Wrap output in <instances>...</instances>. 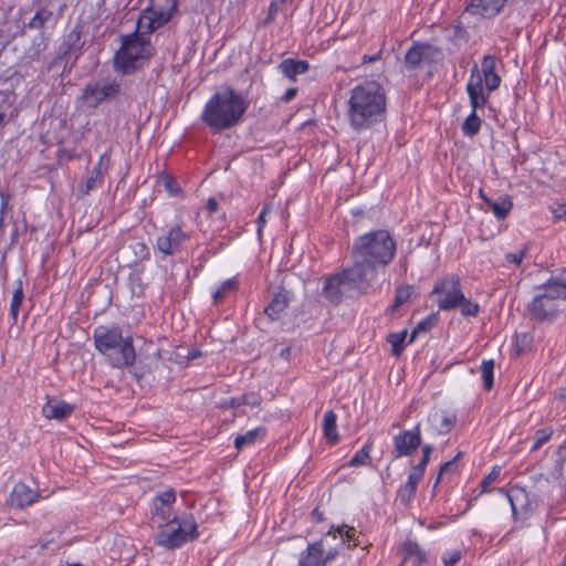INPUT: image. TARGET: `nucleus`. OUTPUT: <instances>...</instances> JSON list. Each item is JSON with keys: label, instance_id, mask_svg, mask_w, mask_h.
Returning a JSON list of instances; mask_svg holds the SVG:
<instances>
[{"label": "nucleus", "instance_id": "aec40b11", "mask_svg": "<svg viewBox=\"0 0 566 566\" xmlns=\"http://www.w3.org/2000/svg\"><path fill=\"white\" fill-rule=\"evenodd\" d=\"M497 492L507 499L512 511V517L517 522V512H520V507L523 506L524 503H528V492L525 488L518 485H513L509 490L500 488L497 489Z\"/></svg>", "mask_w": 566, "mask_h": 566}, {"label": "nucleus", "instance_id": "f3484780", "mask_svg": "<svg viewBox=\"0 0 566 566\" xmlns=\"http://www.w3.org/2000/svg\"><path fill=\"white\" fill-rule=\"evenodd\" d=\"M506 2L507 0H471L467 10L473 15L492 19L503 10Z\"/></svg>", "mask_w": 566, "mask_h": 566}, {"label": "nucleus", "instance_id": "3c124183", "mask_svg": "<svg viewBox=\"0 0 566 566\" xmlns=\"http://www.w3.org/2000/svg\"><path fill=\"white\" fill-rule=\"evenodd\" d=\"M549 210L552 212L554 221H559L566 218V205L562 202H554Z\"/></svg>", "mask_w": 566, "mask_h": 566}, {"label": "nucleus", "instance_id": "2eb2a0df", "mask_svg": "<svg viewBox=\"0 0 566 566\" xmlns=\"http://www.w3.org/2000/svg\"><path fill=\"white\" fill-rule=\"evenodd\" d=\"M176 503V492L172 488H169L158 493L151 502V515L153 518H158L160 522H167L170 520L172 513V506Z\"/></svg>", "mask_w": 566, "mask_h": 566}, {"label": "nucleus", "instance_id": "4be33fe9", "mask_svg": "<svg viewBox=\"0 0 566 566\" xmlns=\"http://www.w3.org/2000/svg\"><path fill=\"white\" fill-rule=\"evenodd\" d=\"M325 535L332 536L334 539L340 537L342 543L346 544L349 549L360 546L361 544L359 541L361 533L358 532L356 527L346 524L336 527L332 526Z\"/></svg>", "mask_w": 566, "mask_h": 566}, {"label": "nucleus", "instance_id": "5fc2aeb1", "mask_svg": "<svg viewBox=\"0 0 566 566\" xmlns=\"http://www.w3.org/2000/svg\"><path fill=\"white\" fill-rule=\"evenodd\" d=\"M462 557L460 551L448 552L442 556L444 566H454Z\"/></svg>", "mask_w": 566, "mask_h": 566}, {"label": "nucleus", "instance_id": "b1692460", "mask_svg": "<svg viewBox=\"0 0 566 566\" xmlns=\"http://www.w3.org/2000/svg\"><path fill=\"white\" fill-rule=\"evenodd\" d=\"M343 286L346 287V284H344L339 273L328 276L324 281L323 285V294L325 298L331 303L338 305L343 301Z\"/></svg>", "mask_w": 566, "mask_h": 566}, {"label": "nucleus", "instance_id": "79ce46f5", "mask_svg": "<svg viewBox=\"0 0 566 566\" xmlns=\"http://www.w3.org/2000/svg\"><path fill=\"white\" fill-rule=\"evenodd\" d=\"M104 181L93 175L80 181L77 193L80 197L87 196L92 190L102 187Z\"/></svg>", "mask_w": 566, "mask_h": 566}, {"label": "nucleus", "instance_id": "de8ad7c7", "mask_svg": "<svg viewBox=\"0 0 566 566\" xmlns=\"http://www.w3.org/2000/svg\"><path fill=\"white\" fill-rule=\"evenodd\" d=\"M459 308L464 317H476L480 313V305L465 296L461 304H459Z\"/></svg>", "mask_w": 566, "mask_h": 566}, {"label": "nucleus", "instance_id": "58836bf2", "mask_svg": "<svg viewBox=\"0 0 566 566\" xmlns=\"http://www.w3.org/2000/svg\"><path fill=\"white\" fill-rule=\"evenodd\" d=\"M443 60V53L440 48L430 43H422V64H438Z\"/></svg>", "mask_w": 566, "mask_h": 566}, {"label": "nucleus", "instance_id": "a878e982", "mask_svg": "<svg viewBox=\"0 0 566 566\" xmlns=\"http://www.w3.org/2000/svg\"><path fill=\"white\" fill-rule=\"evenodd\" d=\"M402 551H403V558L401 562L402 565L410 564V565L421 566L427 562L426 552L415 541L408 539L403 544Z\"/></svg>", "mask_w": 566, "mask_h": 566}, {"label": "nucleus", "instance_id": "e2e57ef3", "mask_svg": "<svg viewBox=\"0 0 566 566\" xmlns=\"http://www.w3.org/2000/svg\"><path fill=\"white\" fill-rule=\"evenodd\" d=\"M97 164L99 166L105 167L108 170L111 165V156L107 153L102 154L98 158Z\"/></svg>", "mask_w": 566, "mask_h": 566}, {"label": "nucleus", "instance_id": "4d7b16f0", "mask_svg": "<svg viewBox=\"0 0 566 566\" xmlns=\"http://www.w3.org/2000/svg\"><path fill=\"white\" fill-rule=\"evenodd\" d=\"M219 202L217 201L216 198L213 197H210L207 201V211L209 214H212V213H216L219 211Z\"/></svg>", "mask_w": 566, "mask_h": 566}, {"label": "nucleus", "instance_id": "f03ea898", "mask_svg": "<svg viewBox=\"0 0 566 566\" xmlns=\"http://www.w3.org/2000/svg\"><path fill=\"white\" fill-rule=\"evenodd\" d=\"M249 103L231 86L216 91L205 103L200 120L213 134L235 127L243 118Z\"/></svg>", "mask_w": 566, "mask_h": 566}, {"label": "nucleus", "instance_id": "052dcab7", "mask_svg": "<svg viewBox=\"0 0 566 566\" xmlns=\"http://www.w3.org/2000/svg\"><path fill=\"white\" fill-rule=\"evenodd\" d=\"M9 200H10V196L8 193H4V192H0V211H2L3 213H6L7 209L9 208Z\"/></svg>", "mask_w": 566, "mask_h": 566}, {"label": "nucleus", "instance_id": "8fccbe9b", "mask_svg": "<svg viewBox=\"0 0 566 566\" xmlns=\"http://www.w3.org/2000/svg\"><path fill=\"white\" fill-rule=\"evenodd\" d=\"M271 210H272V205L264 203L258 218H256V223H258L256 234H258L259 239L262 238L263 229L266 226V216L271 212Z\"/></svg>", "mask_w": 566, "mask_h": 566}, {"label": "nucleus", "instance_id": "0e129e2a", "mask_svg": "<svg viewBox=\"0 0 566 566\" xmlns=\"http://www.w3.org/2000/svg\"><path fill=\"white\" fill-rule=\"evenodd\" d=\"M312 520L315 523H319L324 521V513L319 511L317 507L312 511Z\"/></svg>", "mask_w": 566, "mask_h": 566}, {"label": "nucleus", "instance_id": "4c0bfd02", "mask_svg": "<svg viewBox=\"0 0 566 566\" xmlns=\"http://www.w3.org/2000/svg\"><path fill=\"white\" fill-rule=\"evenodd\" d=\"M437 323L436 315L431 314L421 319L411 331L408 343H413L421 334L430 332Z\"/></svg>", "mask_w": 566, "mask_h": 566}, {"label": "nucleus", "instance_id": "774afa93", "mask_svg": "<svg viewBox=\"0 0 566 566\" xmlns=\"http://www.w3.org/2000/svg\"><path fill=\"white\" fill-rule=\"evenodd\" d=\"M289 354H290V348H289V347H286V348L282 349V352H281V356H282V357H287V356H289Z\"/></svg>", "mask_w": 566, "mask_h": 566}, {"label": "nucleus", "instance_id": "7ed1b4c3", "mask_svg": "<svg viewBox=\"0 0 566 566\" xmlns=\"http://www.w3.org/2000/svg\"><path fill=\"white\" fill-rule=\"evenodd\" d=\"M396 251L397 244L389 231L377 229L354 240L352 258L369 268L370 272H377L392 262Z\"/></svg>", "mask_w": 566, "mask_h": 566}, {"label": "nucleus", "instance_id": "9d476101", "mask_svg": "<svg viewBox=\"0 0 566 566\" xmlns=\"http://www.w3.org/2000/svg\"><path fill=\"white\" fill-rule=\"evenodd\" d=\"M432 450L433 448L430 444L422 447L419 462L411 467L407 481L398 488L397 500L402 506L408 507L413 502L418 485L423 479L427 465L430 461Z\"/></svg>", "mask_w": 566, "mask_h": 566}, {"label": "nucleus", "instance_id": "09e8293b", "mask_svg": "<svg viewBox=\"0 0 566 566\" xmlns=\"http://www.w3.org/2000/svg\"><path fill=\"white\" fill-rule=\"evenodd\" d=\"M461 453H459L457 457H454L452 460L450 461H447L446 463H443L441 467H440V470H439V473H438V476L436 479V482L433 484V489L437 488V485L440 483L442 476L447 473H453L458 470V459L460 457Z\"/></svg>", "mask_w": 566, "mask_h": 566}, {"label": "nucleus", "instance_id": "338daca9", "mask_svg": "<svg viewBox=\"0 0 566 566\" xmlns=\"http://www.w3.org/2000/svg\"><path fill=\"white\" fill-rule=\"evenodd\" d=\"M479 197H480V198L483 200V202H485L486 205H488V200H492L491 198H489V197L484 193V191H483V189H482V188H481V189H479Z\"/></svg>", "mask_w": 566, "mask_h": 566}, {"label": "nucleus", "instance_id": "c85d7f7f", "mask_svg": "<svg viewBox=\"0 0 566 566\" xmlns=\"http://www.w3.org/2000/svg\"><path fill=\"white\" fill-rule=\"evenodd\" d=\"M266 436V429L262 426L253 428L243 434L234 438L233 446L237 450L253 446L256 441H262Z\"/></svg>", "mask_w": 566, "mask_h": 566}, {"label": "nucleus", "instance_id": "412c9836", "mask_svg": "<svg viewBox=\"0 0 566 566\" xmlns=\"http://www.w3.org/2000/svg\"><path fill=\"white\" fill-rule=\"evenodd\" d=\"M74 406L59 399H49L42 407V413L46 419L62 421L74 412Z\"/></svg>", "mask_w": 566, "mask_h": 566}, {"label": "nucleus", "instance_id": "e433bc0d", "mask_svg": "<svg viewBox=\"0 0 566 566\" xmlns=\"http://www.w3.org/2000/svg\"><path fill=\"white\" fill-rule=\"evenodd\" d=\"M24 300V293H23V283L19 279L14 282V290L12 293V298L10 303V316L12 317L13 322L18 319L20 307Z\"/></svg>", "mask_w": 566, "mask_h": 566}, {"label": "nucleus", "instance_id": "39448f33", "mask_svg": "<svg viewBox=\"0 0 566 566\" xmlns=\"http://www.w3.org/2000/svg\"><path fill=\"white\" fill-rule=\"evenodd\" d=\"M537 294L527 306L531 317L537 322H553L566 305V269L551 275L536 287Z\"/></svg>", "mask_w": 566, "mask_h": 566}, {"label": "nucleus", "instance_id": "603ef678", "mask_svg": "<svg viewBox=\"0 0 566 566\" xmlns=\"http://www.w3.org/2000/svg\"><path fill=\"white\" fill-rule=\"evenodd\" d=\"M525 256V249L506 253L504 260L507 264L520 265Z\"/></svg>", "mask_w": 566, "mask_h": 566}, {"label": "nucleus", "instance_id": "6e6552de", "mask_svg": "<svg viewBox=\"0 0 566 566\" xmlns=\"http://www.w3.org/2000/svg\"><path fill=\"white\" fill-rule=\"evenodd\" d=\"M502 83V78L496 72V57L495 55H484L481 61V66L474 64L470 70V76L465 85V92L469 94L470 85L480 88L481 94L489 96L496 91Z\"/></svg>", "mask_w": 566, "mask_h": 566}, {"label": "nucleus", "instance_id": "0eeeda50", "mask_svg": "<svg viewBox=\"0 0 566 566\" xmlns=\"http://www.w3.org/2000/svg\"><path fill=\"white\" fill-rule=\"evenodd\" d=\"M198 525L192 515L179 520L170 518L161 527L157 536V544L166 548H179L198 537Z\"/></svg>", "mask_w": 566, "mask_h": 566}, {"label": "nucleus", "instance_id": "2f4dec72", "mask_svg": "<svg viewBox=\"0 0 566 566\" xmlns=\"http://www.w3.org/2000/svg\"><path fill=\"white\" fill-rule=\"evenodd\" d=\"M287 303L289 300L286 295L284 293H277L264 308V313L272 321L277 319L287 307Z\"/></svg>", "mask_w": 566, "mask_h": 566}, {"label": "nucleus", "instance_id": "423d86ee", "mask_svg": "<svg viewBox=\"0 0 566 566\" xmlns=\"http://www.w3.org/2000/svg\"><path fill=\"white\" fill-rule=\"evenodd\" d=\"M150 33L137 31L123 36L122 45L114 55L116 72L127 75L142 69L154 55L155 50L150 43Z\"/></svg>", "mask_w": 566, "mask_h": 566}, {"label": "nucleus", "instance_id": "bf43d9fd", "mask_svg": "<svg viewBox=\"0 0 566 566\" xmlns=\"http://www.w3.org/2000/svg\"><path fill=\"white\" fill-rule=\"evenodd\" d=\"M338 549L332 548L326 554L323 552L324 566L333 562L338 556Z\"/></svg>", "mask_w": 566, "mask_h": 566}, {"label": "nucleus", "instance_id": "c756f323", "mask_svg": "<svg viewBox=\"0 0 566 566\" xmlns=\"http://www.w3.org/2000/svg\"><path fill=\"white\" fill-rule=\"evenodd\" d=\"M513 206V199L510 195H503L497 200H488V207L499 221H503L507 218Z\"/></svg>", "mask_w": 566, "mask_h": 566}, {"label": "nucleus", "instance_id": "7c9ffc66", "mask_svg": "<svg viewBox=\"0 0 566 566\" xmlns=\"http://www.w3.org/2000/svg\"><path fill=\"white\" fill-rule=\"evenodd\" d=\"M239 286L240 283L237 276L224 280L211 294L213 303L216 305L221 304L228 295L235 293Z\"/></svg>", "mask_w": 566, "mask_h": 566}, {"label": "nucleus", "instance_id": "13d9d810", "mask_svg": "<svg viewBox=\"0 0 566 566\" xmlns=\"http://www.w3.org/2000/svg\"><path fill=\"white\" fill-rule=\"evenodd\" d=\"M108 170L103 167V166H99L98 164L95 165V167L93 168L92 170V174L93 176L102 179L104 181L105 179V176L107 175Z\"/></svg>", "mask_w": 566, "mask_h": 566}, {"label": "nucleus", "instance_id": "473e14b6", "mask_svg": "<svg viewBox=\"0 0 566 566\" xmlns=\"http://www.w3.org/2000/svg\"><path fill=\"white\" fill-rule=\"evenodd\" d=\"M408 331L403 329L398 333H389L386 337L387 343L391 347V355L395 357H400L406 346L409 344L407 342Z\"/></svg>", "mask_w": 566, "mask_h": 566}, {"label": "nucleus", "instance_id": "f8f14e48", "mask_svg": "<svg viewBox=\"0 0 566 566\" xmlns=\"http://www.w3.org/2000/svg\"><path fill=\"white\" fill-rule=\"evenodd\" d=\"M176 7V0H151L150 6L143 11L138 25L147 20V33H153L170 20Z\"/></svg>", "mask_w": 566, "mask_h": 566}, {"label": "nucleus", "instance_id": "1a4fd4ad", "mask_svg": "<svg viewBox=\"0 0 566 566\" xmlns=\"http://www.w3.org/2000/svg\"><path fill=\"white\" fill-rule=\"evenodd\" d=\"M431 295L437 297L440 311H452L464 300L461 280L458 274H448L434 282Z\"/></svg>", "mask_w": 566, "mask_h": 566}, {"label": "nucleus", "instance_id": "680f3d73", "mask_svg": "<svg viewBox=\"0 0 566 566\" xmlns=\"http://www.w3.org/2000/svg\"><path fill=\"white\" fill-rule=\"evenodd\" d=\"M380 57H381V50H379L377 53H375L373 55L365 54L363 56V64L374 63V62L380 60Z\"/></svg>", "mask_w": 566, "mask_h": 566}, {"label": "nucleus", "instance_id": "f257e3e1", "mask_svg": "<svg viewBox=\"0 0 566 566\" xmlns=\"http://www.w3.org/2000/svg\"><path fill=\"white\" fill-rule=\"evenodd\" d=\"M387 98L380 83L365 81L350 91L347 101V119L356 132H363L378 123L386 113Z\"/></svg>", "mask_w": 566, "mask_h": 566}, {"label": "nucleus", "instance_id": "a19ab883", "mask_svg": "<svg viewBox=\"0 0 566 566\" xmlns=\"http://www.w3.org/2000/svg\"><path fill=\"white\" fill-rule=\"evenodd\" d=\"M159 180L164 185L165 190L169 193V196L177 197L182 195V188L179 186L176 178L169 172L163 171L159 175Z\"/></svg>", "mask_w": 566, "mask_h": 566}, {"label": "nucleus", "instance_id": "c03bdc74", "mask_svg": "<svg viewBox=\"0 0 566 566\" xmlns=\"http://www.w3.org/2000/svg\"><path fill=\"white\" fill-rule=\"evenodd\" d=\"M52 11L48 9H40L35 12L34 17L29 22L30 29L41 30L45 23L51 19Z\"/></svg>", "mask_w": 566, "mask_h": 566}, {"label": "nucleus", "instance_id": "bb28decb", "mask_svg": "<svg viewBox=\"0 0 566 566\" xmlns=\"http://www.w3.org/2000/svg\"><path fill=\"white\" fill-rule=\"evenodd\" d=\"M322 431L329 446H335L339 442L340 438L337 431V415L334 410L325 411L322 422Z\"/></svg>", "mask_w": 566, "mask_h": 566}, {"label": "nucleus", "instance_id": "6ab92c4d", "mask_svg": "<svg viewBox=\"0 0 566 566\" xmlns=\"http://www.w3.org/2000/svg\"><path fill=\"white\" fill-rule=\"evenodd\" d=\"M39 499V493L22 482L14 484L10 494L11 504L18 509L28 507L38 502Z\"/></svg>", "mask_w": 566, "mask_h": 566}, {"label": "nucleus", "instance_id": "f704fd0d", "mask_svg": "<svg viewBox=\"0 0 566 566\" xmlns=\"http://www.w3.org/2000/svg\"><path fill=\"white\" fill-rule=\"evenodd\" d=\"M405 64L408 70H418L422 65V43L416 42L405 55Z\"/></svg>", "mask_w": 566, "mask_h": 566}, {"label": "nucleus", "instance_id": "49530a36", "mask_svg": "<svg viewBox=\"0 0 566 566\" xmlns=\"http://www.w3.org/2000/svg\"><path fill=\"white\" fill-rule=\"evenodd\" d=\"M500 474H501V467L500 465L492 467L491 471L481 481L480 494L489 492L490 486L499 480Z\"/></svg>", "mask_w": 566, "mask_h": 566}, {"label": "nucleus", "instance_id": "ddd939ff", "mask_svg": "<svg viewBox=\"0 0 566 566\" xmlns=\"http://www.w3.org/2000/svg\"><path fill=\"white\" fill-rule=\"evenodd\" d=\"M421 426L417 423L412 429L402 430L394 436L391 455L394 459L412 457L421 446Z\"/></svg>", "mask_w": 566, "mask_h": 566}, {"label": "nucleus", "instance_id": "ea45409f", "mask_svg": "<svg viewBox=\"0 0 566 566\" xmlns=\"http://www.w3.org/2000/svg\"><path fill=\"white\" fill-rule=\"evenodd\" d=\"M481 375L483 387L485 390H491L494 385V360L483 359L481 363Z\"/></svg>", "mask_w": 566, "mask_h": 566}, {"label": "nucleus", "instance_id": "69168bd1", "mask_svg": "<svg viewBox=\"0 0 566 566\" xmlns=\"http://www.w3.org/2000/svg\"><path fill=\"white\" fill-rule=\"evenodd\" d=\"M277 10H279V8H277L276 2H272L269 7L268 20L273 19V17L276 14Z\"/></svg>", "mask_w": 566, "mask_h": 566}, {"label": "nucleus", "instance_id": "5701e85b", "mask_svg": "<svg viewBox=\"0 0 566 566\" xmlns=\"http://www.w3.org/2000/svg\"><path fill=\"white\" fill-rule=\"evenodd\" d=\"M277 69L284 77L295 83L297 75L305 74L310 70V63L305 60L287 57L279 63Z\"/></svg>", "mask_w": 566, "mask_h": 566}, {"label": "nucleus", "instance_id": "c9c22d12", "mask_svg": "<svg viewBox=\"0 0 566 566\" xmlns=\"http://www.w3.org/2000/svg\"><path fill=\"white\" fill-rule=\"evenodd\" d=\"M374 449V442L368 440L349 460L348 467L368 465L371 462L370 453Z\"/></svg>", "mask_w": 566, "mask_h": 566}, {"label": "nucleus", "instance_id": "a18cd8bd", "mask_svg": "<svg viewBox=\"0 0 566 566\" xmlns=\"http://www.w3.org/2000/svg\"><path fill=\"white\" fill-rule=\"evenodd\" d=\"M130 249L137 262L148 261L150 259V250L144 241H135L130 244Z\"/></svg>", "mask_w": 566, "mask_h": 566}, {"label": "nucleus", "instance_id": "6e6d98bb", "mask_svg": "<svg viewBox=\"0 0 566 566\" xmlns=\"http://www.w3.org/2000/svg\"><path fill=\"white\" fill-rule=\"evenodd\" d=\"M296 94H297V88L296 87H290L280 97V101L283 102V103H290L292 99L295 98Z\"/></svg>", "mask_w": 566, "mask_h": 566}, {"label": "nucleus", "instance_id": "72a5a7b5", "mask_svg": "<svg viewBox=\"0 0 566 566\" xmlns=\"http://www.w3.org/2000/svg\"><path fill=\"white\" fill-rule=\"evenodd\" d=\"M412 294H413L412 285L407 284V285L397 286L394 304L387 308L386 313L387 314L395 313L401 305H403L405 303H407L411 300Z\"/></svg>", "mask_w": 566, "mask_h": 566}, {"label": "nucleus", "instance_id": "37998d69", "mask_svg": "<svg viewBox=\"0 0 566 566\" xmlns=\"http://www.w3.org/2000/svg\"><path fill=\"white\" fill-rule=\"evenodd\" d=\"M553 433L554 431L551 427L538 429L535 432L534 442L530 451L535 452L539 450L545 443H547L551 440Z\"/></svg>", "mask_w": 566, "mask_h": 566}, {"label": "nucleus", "instance_id": "cd10ccee", "mask_svg": "<svg viewBox=\"0 0 566 566\" xmlns=\"http://www.w3.org/2000/svg\"><path fill=\"white\" fill-rule=\"evenodd\" d=\"M455 415L447 411L436 412L430 417L432 428L438 434L449 433L455 424Z\"/></svg>", "mask_w": 566, "mask_h": 566}, {"label": "nucleus", "instance_id": "4468645a", "mask_svg": "<svg viewBox=\"0 0 566 566\" xmlns=\"http://www.w3.org/2000/svg\"><path fill=\"white\" fill-rule=\"evenodd\" d=\"M467 95L469 97L471 112L464 119L461 128L465 136L473 137L480 132L482 125V119L478 115V111L485 107L489 103V96L482 95L480 88L476 90L471 85L470 92Z\"/></svg>", "mask_w": 566, "mask_h": 566}, {"label": "nucleus", "instance_id": "dca6fc26", "mask_svg": "<svg viewBox=\"0 0 566 566\" xmlns=\"http://www.w3.org/2000/svg\"><path fill=\"white\" fill-rule=\"evenodd\" d=\"M120 90V84L116 80L103 84H87L84 90L86 99L92 101L96 106L106 99L115 97Z\"/></svg>", "mask_w": 566, "mask_h": 566}, {"label": "nucleus", "instance_id": "9b49d317", "mask_svg": "<svg viewBox=\"0 0 566 566\" xmlns=\"http://www.w3.org/2000/svg\"><path fill=\"white\" fill-rule=\"evenodd\" d=\"M191 240V232L186 231L181 224L175 223L157 237L156 250L163 256H174L180 254Z\"/></svg>", "mask_w": 566, "mask_h": 566}, {"label": "nucleus", "instance_id": "864d4df0", "mask_svg": "<svg viewBox=\"0 0 566 566\" xmlns=\"http://www.w3.org/2000/svg\"><path fill=\"white\" fill-rule=\"evenodd\" d=\"M534 513V507L532 505L531 499H528V503H524L523 506L520 507V512H517V522L527 521Z\"/></svg>", "mask_w": 566, "mask_h": 566}, {"label": "nucleus", "instance_id": "a211bd4d", "mask_svg": "<svg viewBox=\"0 0 566 566\" xmlns=\"http://www.w3.org/2000/svg\"><path fill=\"white\" fill-rule=\"evenodd\" d=\"M367 272H370L369 268L365 264L354 261L350 268H347L339 272V275L349 290L360 289L361 285L367 283Z\"/></svg>", "mask_w": 566, "mask_h": 566}, {"label": "nucleus", "instance_id": "393cba45", "mask_svg": "<svg viewBox=\"0 0 566 566\" xmlns=\"http://www.w3.org/2000/svg\"><path fill=\"white\" fill-rule=\"evenodd\" d=\"M298 566H324L323 541H317L307 545L301 553Z\"/></svg>", "mask_w": 566, "mask_h": 566}, {"label": "nucleus", "instance_id": "20e7f679", "mask_svg": "<svg viewBox=\"0 0 566 566\" xmlns=\"http://www.w3.org/2000/svg\"><path fill=\"white\" fill-rule=\"evenodd\" d=\"M93 339L95 349L105 357L111 367L124 369L134 366L136 350L133 337L132 335L124 336L118 325L96 326Z\"/></svg>", "mask_w": 566, "mask_h": 566}]
</instances>
